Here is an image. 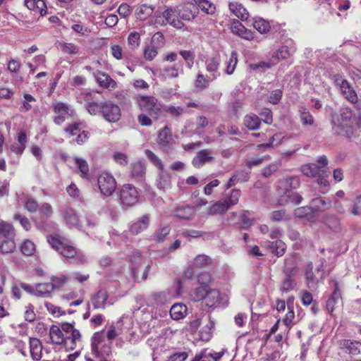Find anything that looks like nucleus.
<instances>
[{
	"mask_svg": "<svg viewBox=\"0 0 361 361\" xmlns=\"http://www.w3.org/2000/svg\"><path fill=\"white\" fill-rule=\"evenodd\" d=\"M331 123L336 134L348 138L355 136L357 119L349 108H342L339 115L332 116Z\"/></svg>",
	"mask_w": 361,
	"mask_h": 361,
	"instance_id": "2",
	"label": "nucleus"
},
{
	"mask_svg": "<svg viewBox=\"0 0 361 361\" xmlns=\"http://www.w3.org/2000/svg\"><path fill=\"white\" fill-rule=\"evenodd\" d=\"M135 102L141 111L147 112L149 116H156L157 118L161 110V105L155 97L137 94L135 97Z\"/></svg>",
	"mask_w": 361,
	"mask_h": 361,
	"instance_id": "3",
	"label": "nucleus"
},
{
	"mask_svg": "<svg viewBox=\"0 0 361 361\" xmlns=\"http://www.w3.org/2000/svg\"><path fill=\"white\" fill-rule=\"evenodd\" d=\"M208 286H200L190 293V298L195 301L204 299L208 294Z\"/></svg>",
	"mask_w": 361,
	"mask_h": 361,
	"instance_id": "43",
	"label": "nucleus"
},
{
	"mask_svg": "<svg viewBox=\"0 0 361 361\" xmlns=\"http://www.w3.org/2000/svg\"><path fill=\"white\" fill-rule=\"evenodd\" d=\"M269 247L271 251L276 254L277 257L282 256L286 250V244L281 240L274 242H269Z\"/></svg>",
	"mask_w": 361,
	"mask_h": 361,
	"instance_id": "46",
	"label": "nucleus"
},
{
	"mask_svg": "<svg viewBox=\"0 0 361 361\" xmlns=\"http://www.w3.org/2000/svg\"><path fill=\"white\" fill-rule=\"evenodd\" d=\"M211 78L212 77H209V79H207L203 75V74L198 73L195 82V88L198 90H202L205 89L209 85Z\"/></svg>",
	"mask_w": 361,
	"mask_h": 361,
	"instance_id": "63",
	"label": "nucleus"
},
{
	"mask_svg": "<svg viewBox=\"0 0 361 361\" xmlns=\"http://www.w3.org/2000/svg\"><path fill=\"white\" fill-rule=\"evenodd\" d=\"M244 125L250 130H254L259 128L260 119L255 114H249L244 118Z\"/></svg>",
	"mask_w": 361,
	"mask_h": 361,
	"instance_id": "45",
	"label": "nucleus"
},
{
	"mask_svg": "<svg viewBox=\"0 0 361 361\" xmlns=\"http://www.w3.org/2000/svg\"><path fill=\"white\" fill-rule=\"evenodd\" d=\"M164 111L170 116L173 118H178L185 112V109L181 106L169 105L164 108Z\"/></svg>",
	"mask_w": 361,
	"mask_h": 361,
	"instance_id": "58",
	"label": "nucleus"
},
{
	"mask_svg": "<svg viewBox=\"0 0 361 361\" xmlns=\"http://www.w3.org/2000/svg\"><path fill=\"white\" fill-rule=\"evenodd\" d=\"M341 294L340 290H338L337 284L336 283L335 289L332 295L326 302L327 310L331 312H333L337 307H338L341 304Z\"/></svg>",
	"mask_w": 361,
	"mask_h": 361,
	"instance_id": "29",
	"label": "nucleus"
},
{
	"mask_svg": "<svg viewBox=\"0 0 361 361\" xmlns=\"http://www.w3.org/2000/svg\"><path fill=\"white\" fill-rule=\"evenodd\" d=\"M71 29L80 37H88L92 32L91 28L79 21L73 22Z\"/></svg>",
	"mask_w": 361,
	"mask_h": 361,
	"instance_id": "37",
	"label": "nucleus"
},
{
	"mask_svg": "<svg viewBox=\"0 0 361 361\" xmlns=\"http://www.w3.org/2000/svg\"><path fill=\"white\" fill-rule=\"evenodd\" d=\"M152 305L161 306L166 304L169 301V297L164 292L153 293L151 296Z\"/></svg>",
	"mask_w": 361,
	"mask_h": 361,
	"instance_id": "52",
	"label": "nucleus"
},
{
	"mask_svg": "<svg viewBox=\"0 0 361 361\" xmlns=\"http://www.w3.org/2000/svg\"><path fill=\"white\" fill-rule=\"evenodd\" d=\"M15 232L13 226L3 220L0 221V239H14Z\"/></svg>",
	"mask_w": 361,
	"mask_h": 361,
	"instance_id": "34",
	"label": "nucleus"
},
{
	"mask_svg": "<svg viewBox=\"0 0 361 361\" xmlns=\"http://www.w3.org/2000/svg\"><path fill=\"white\" fill-rule=\"evenodd\" d=\"M213 329L214 323L209 320L205 326L203 327L200 331V339L204 341H209L212 337Z\"/></svg>",
	"mask_w": 361,
	"mask_h": 361,
	"instance_id": "54",
	"label": "nucleus"
},
{
	"mask_svg": "<svg viewBox=\"0 0 361 361\" xmlns=\"http://www.w3.org/2000/svg\"><path fill=\"white\" fill-rule=\"evenodd\" d=\"M101 115L108 122L116 123L121 116L120 107L111 101L102 102Z\"/></svg>",
	"mask_w": 361,
	"mask_h": 361,
	"instance_id": "10",
	"label": "nucleus"
},
{
	"mask_svg": "<svg viewBox=\"0 0 361 361\" xmlns=\"http://www.w3.org/2000/svg\"><path fill=\"white\" fill-rule=\"evenodd\" d=\"M105 338V336L103 332H97L93 335L92 338V352L100 361H111L108 359V357L111 354L110 347L106 345L104 347L101 351L99 350V345L101 344Z\"/></svg>",
	"mask_w": 361,
	"mask_h": 361,
	"instance_id": "9",
	"label": "nucleus"
},
{
	"mask_svg": "<svg viewBox=\"0 0 361 361\" xmlns=\"http://www.w3.org/2000/svg\"><path fill=\"white\" fill-rule=\"evenodd\" d=\"M75 161L81 173V177L87 179L89 176V166L86 160L76 157Z\"/></svg>",
	"mask_w": 361,
	"mask_h": 361,
	"instance_id": "56",
	"label": "nucleus"
},
{
	"mask_svg": "<svg viewBox=\"0 0 361 361\" xmlns=\"http://www.w3.org/2000/svg\"><path fill=\"white\" fill-rule=\"evenodd\" d=\"M296 51L295 43L291 40H286L284 44L278 48L273 49L270 53L272 64H277L281 60H285L290 57Z\"/></svg>",
	"mask_w": 361,
	"mask_h": 361,
	"instance_id": "5",
	"label": "nucleus"
},
{
	"mask_svg": "<svg viewBox=\"0 0 361 361\" xmlns=\"http://www.w3.org/2000/svg\"><path fill=\"white\" fill-rule=\"evenodd\" d=\"M176 8L178 13V18L180 20H190L195 16V12H192L188 6H179Z\"/></svg>",
	"mask_w": 361,
	"mask_h": 361,
	"instance_id": "40",
	"label": "nucleus"
},
{
	"mask_svg": "<svg viewBox=\"0 0 361 361\" xmlns=\"http://www.w3.org/2000/svg\"><path fill=\"white\" fill-rule=\"evenodd\" d=\"M214 159L213 152L209 149L199 151L192 159V165L195 168H201L206 164L211 163Z\"/></svg>",
	"mask_w": 361,
	"mask_h": 361,
	"instance_id": "18",
	"label": "nucleus"
},
{
	"mask_svg": "<svg viewBox=\"0 0 361 361\" xmlns=\"http://www.w3.org/2000/svg\"><path fill=\"white\" fill-rule=\"evenodd\" d=\"M47 241L53 249L66 259H71L75 263H85L87 261V256L63 236L51 235L47 237Z\"/></svg>",
	"mask_w": 361,
	"mask_h": 361,
	"instance_id": "1",
	"label": "nucleus"
},
{
	"mask_svg": "<svg viewBox=\"0 0 361 361\" xmlns=\"http://www.w3.org/2000/svg\"><path fill=\"white\" fill-rule=\"evenodd\" d=\"M100 192L106 197L111 195L116 188V181L114 176L107 172H102L97 178Z\"/></svg>",
	"mask_w": 361,
	"mask_h": 361,
	"instance_id": "8",
	"label": "nucleus"
},
{
	"mask_svg": "<svg viewBox=\"0 0 361 361\" xmlns=\"http://www.w3.org/2000/svg\"><path fill=\"white\" fill-rule=\"evenodd\" d=\"M196 211L192 207H178L176 209L174 215L181 220H190L195 215Z\"/></svg>",
	"mask_w": 361,
	"mask_h": 361,
	"instance_id": "30",
	"label": "nucleus"
},
{
	"mask_svg": "<svg viewBox=\"0 0 361 361\" xmlns=\"http://www.w3.org/2000/svg\"><path fill=\"white\" fill-rule=\"evenodd\" d=\"M158 138L159 145L163 151H168L172 147L174 143L171 131L168 126H165L160 130Z\"/></svg>",
	"mask_w": 361,
	"mask_h": 361,
	"instance_id": "16",
	"label": "nucleus"
},
{
	"mask_svg": "<svg viewBox=\"0 0 361 361\" xmlns=\"http://www.w3.org/2000/svg\"><path fill=\"white\" fill-rule=\"evenodd\" d=\"M27 142V135L24 131H20L18 134L17 142L11 146V151L20 156L24 152Z\"/></svg>",
	"mask_w": 361,
	"mask_h": 361,
	"instance_id": "24",
	"label": "nucleus"
},
{
	"mask_svg": "<svg viewBox=\"0 0 361 361\" xmlns=\"http://www.w3.org/2000/svg\"><path fill=\"white\" fill-rule=\"evenodd\" d=\"M131 174L135 178H142L145 174V168L143 164L140 161L133 164L131 166Z\"/></svg>",
	"mask_w": 361,
	"mask_h": 361,
	"instance_id": "64",
	"label": "nucleus"
},
{
	"mask_svg": "<svg viewBox=\"0 0 361 361\" xmlns=\"http://www.w3.org/2000/svg\"><path fill=\"white\" fill-rule=\"evenodd\" d=\"M171 231V227L169 226H164L155 231L152 236V240L158 243L163 242L166 237L169 234Z\"/></svg>",
	"mask_w": 361,
	"mask_h": 361,
	"instance_id": "47",
	"label": "nucleus"
},
{
	"mask_svg": "<svg viewBox=\"0 0 361 361\" xmlns=\"http://www.w3.org/2000/svg\"><path fill=\"white\" fill-rule=\"evenodd\" d=\"M60 214L65 224L69 227H75L78 229L84 228L82 223L80 221L79 216L76 211L70 207H65L60 210Z\"/></svg>",
	"mask_w": 361,
	"mask_h": 361,
	"instance_id": "12",
	"label": "nucleus"
},
{
	"mask_svg": "<svg viewBox=\"0 0 361 361\" xmlns=\"http://www.w3.org/2000/svg\"><path fill=\"white\" fill-rule=\"evenodd\" d=\"M80 341L81 338L79 331H73L72 334L66 335L63 343L66 350H73Z\"/></svg>",
	"mask_w": 361,
	"mask_h": 361,
	"instance_id": "28",
	"label": "nucleus"
},
{
	"mask_svg": "<svg viewBox=\"0 0 361 361\" xmlns=\"http://www.w3.org/2000/svg\"><path fill=\"white\" fill-rule=\"evenodd\" d=\"M205 298L207 300L208 305H214L220 300V293L216 289H211L209 288L208 294Z\"/></svg>",
	"mask_w": 361,
	"mask_h": 361,
	"instance_id": "61",
	"label": "nucleus"
},
{
	"mask_svg": "<svg viewBox=\"0 0 361 361\" xmlns=\"http://www.w3.org/2000/svg\"><path fill=\"white\" fill-rule=\"evenodd\" d=\"M140 43V33L137 32H131L128 37V47L135 49L137 48Z\"/></svg>",
	"mask_w": 361,
	"mask_h": 361,
	"instance_id": "60",
	"label": "nucleus"
},
{
	"mask_svg": "<svg viewBox=\"0 0 361 361\" xmlns=\"http://www.w3.org/2000/svg\"><path fill=\"white\" fill-rule=\"evenodd\" d=\"M211 262L210 258L205 255H198L192 260L190 267L184 272V277L188 279L195 276V269H201Z\"/></svg>",
	"mask_w": 361,
	"mask_h": 361,
	"instance_id": "14",
	"label": "nucleus"
},
{
	"mask_svg": "<svg viewBox=\"0 0 361 361\" xmlns=\"http://www.w3.org/2000/svg\"><path fill=\"white\" fill-rule=\"evenodd\" d=\"M64 334L62 330L56 325H52L49 330V337L53 343L62 344L65 340Z\"/></svg>",
	"mask_w": 361,
	"mask_h": 361,
	"instance_id": "36",
	"label": "nucleus"
},
{
	"mask_svg": "<svg viewBox=\"0 0 361 361\" xmlns=\"http://www.w3.org/2000/svg\"><path fill=\"white\" fill-rule=\"evenodd\" d=\"M330 171L328 167V159L326 156H322L317 159V184L323 188L320 192L326 193L329 190V178Z\"/></svg>",
	"mask_w": 361,
	"mask_h": 361,
	"instance_id": "4",
	"label": "nucleus"
},
{
	"mask_svg": "<svg viewBox=\"0 0 361 361\" xmlns=\"http://www.w3.org/2000/svg\"><path fill=\"white\" fill-rule=\"evenodd\" d=\"M25 6L35 13H39L41 16L47 13V6L43 0H25Z\"/></svg>",
	"mask_w": 361,
	"mask_h": 361,
	"instance_id": "26",
	"label": "nucleus"
},
{
	"mask_svg": "<svg viewBox=\"0 0 361 361\" xmlns=\"http://www.w3.org/2000/svg\"><path fill=\"white\" fill-rule=\"evenodd\" d=\"M183 72V63L181 62H178L173 66H163L162 67L157 68L153 71V73L161 80H166L177 78L178 77L179 73H182Z\"/></svg>",
	"mask_w": 361,
	"mask_h": 361,
	"instance_id": "11",
	"label": "nucleus"
},
{
	"mask_svg": "<svg viewBox=\"0 0 361 361\" xmlns=\"http://www.w3.org/2000/svg\"><path fill=\"white\" fill-rule=\"evenodd\" d=\"M222 353L202 351L195 355L192 361H217L222 357Z\"/></svg>",
	"mask_w": 361,
	"mask_h": 361,
	"instance_id": "33",
	"label": "nucleus"
},
{
	"mask_svg": "<svg viewBox=\"0 0 361 361\" xmlns=\"http://www.w3.org/2000/svg\"><path fill=\"white\" fill-rule=\"evenodd\" d=\"M95 79L98 85L103 88L114 89L116 87V81L105 73H97L95 75Z\"/></svg>",
	"mask_w": 361,
	"mask_h": 361,
	"instance_id": "23",
	"label": "nucleus"
},
{
	"mask_svg": "<svg viewBox=\"0 0 361 361\" xmlns=\"http://www.w3.org/2000/svg\"><path fill=\"white\" fill-rule=\"evenodd\" d=\"M252 25L261 34H266L271 29L270 23L260 17L254 18Z\"/></svg>",
	"mask_w": 361,
	"mask_h": 361,
	"instance_id": "35",
	"label": "nucleus"
},
{
	"mask_svg": "<svg viewBox=\"0 0 361 361\" xmlns=\"http://www.w3.org/2000/svg\"><path fill=\"white\" fill-rule=\"evenodd\" d=\"M154 13V8L151 6L143 4L138 6L135 11V16L140 20H145Z\"/></svg>",
	"mask_w": 361,
	"mask_h": 361,
	"instance_id": "39",
	"label": "nucleus"
},
{
	"mask_svg": "<svg viewBox=\"0 0 361 361\" xmlns=\"http://www.w3.org/2000/svg\"><path fill=\"white\" fill-rule=\"evenodd\" d=\"M302 201V197L296 192H286L277 201V204L285 206L288 204H298Z\"/></svg>",
	"mask_w": 361,
	"mask_h": 361,
	"instance_id": "22",
	"label": "nucleus"
},
{
	"mask_svg": "<svg viewBox=\"0 0 361 361\" xmlns=\"http://www.w3.org/2000/svg\"><path fill=\"white\" fill-rule=\"evenodd\" d=\"M130 260L131 263L133 264V276L135 277L137 274V267L141 264L142 258V255L138 252H133L130 256Z\"/></svg>",
	"mask_w": 361,
	"mask_h": 361,
	"instance_id": "62",
	"label": "nucleus"
},
{
	"mask_svg": "<svg viewBox=\"0 0 361 361\" xmlns=\"http://www.w3.org/2000/svg\"><path fill=\"white\" fill-rule=\"evenodd\" d=\"M241 195V192L239 190L233 189L231 191V195L229 197L226 198L223 202L225 204L227 210L232 207L233 206L238 204L239 198Z\"/></svg>",
	"mask_w": 361,
	"mask_h": 361,
	"instance_id": "44",
	"label": "nucleus"
},
{
	"mask_svg": "<svg viewBox=\"0 0 361 361\" xmlns=\"http://www.w3.org/2000/svg\"><path fill=\"white\" fill-rule=\"evenodd\" d=\"M304 272L307 286L310 288H314L316 283L313 271V264L312 262H308L305 264Z\"/></svg>",
	"mask_w": 361,
	"mask_h": 361,
	"instance_id": "42",
	"label": "nucleus"
},
{
	"mask_svg": "<svg viewBox=\"0 0 361 361\" xmlns=\"http://www.w3.org/2000/svg\"><path fill=\"white\" fill-rule=\"evenodd\" d=\"M54 112L58 115H69L73 114V110L71 109L69 106L64 102H57L52 104Z\"/></svg>",
	"mask_w": 361,
	"mask_h": 361,
	"instance_id": "41",
	"label": "nucleus"
},
{
	"mask_svg": "<svg viewBox=\"0 0 361 361\" xmlns=\"http://www.w3.org/2000/svg\"><path fill=\"white\" fill-rule=\"evenodd\" d=\"M61 50L68 54H78L79 53V47L74 43L61 42L59 44Z\"/></svg>",
	"mask_w": 361,
	"mask_h": 361,
	"instance_id": "57",
	"label": "nucleus"
},
{
	"mask_svg": "<svg viewBox=\"0 0 361 361\" xmlns=\"http://www.w3.org/2000/svg\"><path fill=\"white\" fill-rule=\"evenodd\" d=\"M91 302L94 309L104 310L106 306L112 305L114 303V300L112 298L109 299L106 290L101 289L92 297Z\"/></svg>",
	"mask_w": 361,
	"mask_h": 361,
	"instance_id": "15",
	"label": "nucleus"
},
{
	"mask_svg": "<svg viewBox=\"0 0 361 361\" xmlns=\"http://www.w3.org/2000/svg\"><path fill=\"white\" fill-rule=\"evenodd\" d=\"M36 102L35 98L28 93L23 94V100L20 106V111L22 112H27L31 110L32 104Z\"/></svg>",
	"mask_w": 361,
	"mask_h": 361,
	"instance_id": "51",
	"label": "nucleus"
},
{
	"mask_svg": "<svg viewBox=\"0 0 361 361\" xmlns=\"http://www.w3.org/2000/svg\"><path fill=\"white\" fill-rule=\"evenodd\" d=\"M42 345L41 341L36 338H30V353L31 357L35 361L42 358Z\"/></svg>",
	"mask_w": 361,
	"mask_h": 361,
	"instance_id": "25",
	"label": "nucleus"
},
{
	"mask_svg": "<svg viewBox=\"0 0 361 361\" xmlns=\"http://www.w3.org/2000/svg\"><path fill=\"white\" fill-rule=\"evenodd\" d=\"M15 249L14 239H0V252L7 254L12 252Z\"/></svg>",
	"mask_w": 361,
	"mask_h": 361,
	"instance_id": "50",
	"label": "nucleus"
},
{
	"mask_svg": "<svg viewBox=\"0 0 361 361\" xmlns=\"http://www.w3.org/2000/svg\"><path fill=\"white\" fill-rule=\"evenodd\" d=\"M231 31L233 34L238 35L244 39L251 41L254 39V32L247 29L238 20L234 21L232 23Z\"/></svg>",
	"mask_w": 361,
	"mask_h": 361,
	"instance_id": "20",
	"label": "nucleus"
},
{
	"mask_svg": "<svg viewBox=\"0 0 361 361\" xmlns=\"http://www.w3.org/2000/svg\"><path fill=\"white\" fill-rule=\"evenodd\" d=\"M20 250L23 255L31 256L35 252V245L32 241L30 240H25L23 241L20 246Z\"/></svg>",
	"mask_w": 361,
	"mask_h": 361,
	"instance_id": "59",
	"label": "nucleus"
},
{
	"mask_svg": "<svg viewBox=\"0 0 361 361\" xmlns=\"http://www.w3.org/2000/svg\"><path fill=\"white\" fill-rule=\"evenodd\" d=\"M120 204L123 208L135 205L139 201V195L135 187L131 184H125L120 190Z\"/></svg>",
	"mask_w": 361,
	"mask_h": 361,
	"instance_id": "6",
	"label": "nucleus"
},
{
	"mask_svg": "<svg viewBox=\"0 0 361 361\" xmlns=\"http://www.w3.org/2000/svg\"><path fill=\"white\" fill-rule=\"evenodd\" d=\"M269 218L273 221H288L290 219L284 209L273 211L269 214Z\"/></svg>",
	"mask_w": 361,
	"mask_h": 361,
	"instance_id": "53",
	"label": "nucleus"
},
{
	"mask_svg": "<svg viewBox=\"0 0 361 361\" xmlns=\"http://www.w3.org/2000/svg\"><path fill=\"white\" fill-rule=\"evenodd\" d=\"M188 312L187 307L183 303H176L171 307L170 315L174 320L183 319Z\"/></svg>",
	"mask_w": 361,
	"mask_h": 361,
	"instance_id": "31",
	"label": "nucleus"
},
{
	"mask_svg": "<svg viewBox=\"0 0 361 361\" xmlns=\"http://www.w3.org/2000/svg\"><path fill=\"white\" fill-rule=\"evenodd\" d=\"M227 211V209L223 201H219L208 208L207 214L209 215H216L223 214Z\"/></svg>",
	"mask_w": 361,
	"mask_h": 361,
	"instance_id": "55",
	"label": "nucleus"
},
{
	"mask_svg": "<svg viewBox=\"0 0 361 361\" xmlns=\"http://www.w3.org/2000/svg\"><path fill=\"white\" fill-rule=\"evenodd\" d=\"M299 186V179L296 176L285 177L280 180L277 185V189L280 192H289L293 188Z\"/></svg>",
	"mask_w": 361,
	"mask_h": 361,
	"instance_id": "19",
	"label": "nucleus"
},
{
	"mask_svg": "<svg viewBox=\"0 0 361 361\" xmlns=\"http://www.w3.org/2000/svg\"><path fill=\"white\" fill-rule=\"evenodd\" d=\"M335 82L341 93L346 99L352 104H356L358 102L356 92L346 80L342 78H337Z\"/></svg>",
	"mask_w": 361,
	"mask_h": 361,
	"instance_id": "13",
	"label": "nucleus"
},
{
	"mask_svg": "<svg viewBox=\"0 0 361 361\" xmlns=\"http://www.w3.org/2000/svg\"><path fill=\"white\" fill-rule=\"evenodd\" d=\"M150 221V216L149 214H144L140 219H138L135 222L132 224L130 228V231L133 235H138L143 231H145L149 225Z\"/></svg>",
	"mask_w": 361,
	"mask_h": 361,
	"instance_id": "21",
	"label": "nucleus"
},
{
	"mask_svg": "<svg viewBox=\"0 0 361 361\" xmlns=\"http://www.w3.org/2000/svg\"><path fill=\"white\" fill-rule=\"evenodd\" d=\"M53 291V286L50 282L38 283L35 286V295L39 297L47 298Z\"/></svg>",
	"mask_w": 361,
	"mask_h": 361,
	"instance_id": "38",
	"label": "nucleus"
},
{
	"mask_svg": "<svg viewBox=\"0 0 361 361\" xmlns=\"http://www.w3.org/2000/svg\"><path fill=\"white\" fill-rule=\"evenodd\" d=\"M221 64V57L219 54L208 57L205 61L207 71L211 75V80H215L220 75L219 68Z\"/></svg>",
	"mask_w": 361,
	"mask_h": 361,
	"instance_id": "17",
	"label": "nucleus"
},
{
	"mask_svg": "<svg viewBox=\"0 0 361 361\" xmlns=\"http://www.w3.org/2000/svg\"><path fill=\"white\" fill-rule=\"evenodd\" d=\"M294 214L298 218H305L312 222L315 221V212L310 207H298L295 210Z\"/></svg>",
	"mask_w": 361,
	"mask_h": 361,
	"instance_id": "32",
	"label": "nucleus"
},
{
	"mask_svg": "<svg viewBox=\"0 0 361 361\" xmlns=\"http://www.w3.org/2000/svg\"><path fill=\"white\" fill-rule=\"evenodd\" d=\"M195 4L207 14L212 15L214 13L216 7L208 0H194Z\"/></svg>",
	"mask_w": 361,
	"mask_h": 361,
	"instance_id": "48",
	"label": "nucleus"
},
{
	"mask_svg": "<svg viewBox=\"0 0 361 361\" xmlns=\"http://www.w3.org/2000/svg\"><path fill=\"white\" fill-rule=\"evenodd\" d=\"M155 23L161 25L169 24L177 29L183 26L182 21L178 18L176 7L168 8L160 14L156 13Z\"/></svg>",
	"mask_w": 361,
	"mask_h": 361,
	"instance_id": "7",
	"label": "nucleus"
},
{
	"mask_svg": "<svg viewBox=\"0 0 361 361\" xmlns=\"http://www.w3.org/2000/svg\"><path fill=\"white\" fill-rule=\"evenodd\" d=\"M238 63V54L235 51H233L230 55L228 60L226 62V73L231 75L233 73L236 65Z\"/></svg>",
	"mask_w": 361,
	"mask_h": 361,
	"instance_id": "49",
	"label": "nucleus"
},
{
	"mask_svg": "<svg viewBox=\"0 0 361 361\" xmlns=\"http://www.w3.org/2000/svg\"><path fill=\"white\" fill-rule=\"evenodd\" d=\"M229 10L238 18L245 20L249 17V13L242 4L237 1L230 2Z\"/></svg>",
	"mask_w": 361,
	"mask_h": 361,
	"instance_id": "27",
	"label": "nucleus"
}]
</instances>
